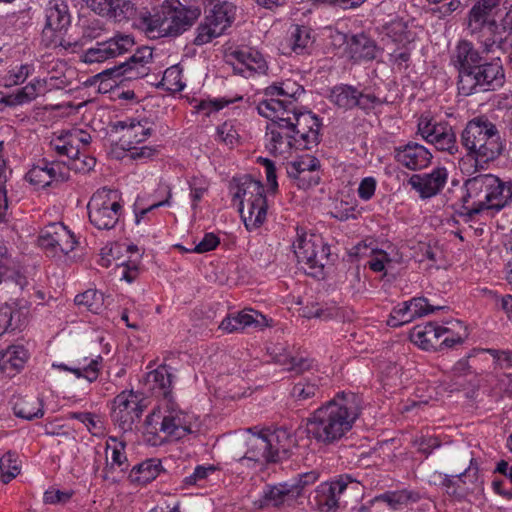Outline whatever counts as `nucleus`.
Wrapping results in <instances>:
<instances>
[{
	"label": "nucleus",
	"instance_id": "obj_53",
	"mask_svg": "<svg viewBox=\"0 0 512 512\" xmlns=\"http://www.w3.org/2000/svg\"><path fill=\"white\" fill-rule=\"evenodd\" d=\"M239 313L242 318V324L244 325V328L248 326L263 328L268 325L266 317L257 311L249 309L243 310Z\"/></svg>",
	"mask_w": 512,
	"mask_h": 512
},
{
	"label": "nucleus",
	"instance_id": "obj_45",
	"mask_svg": "<svg viewBox=\"0 0 512 512\" xmlns=\"http://www.w3.org/2000/svg\"><path fill=\"white\" fill-rule=\"evenodd\" d=\"M103 294L96 290L89 289L75 297L77 305L85 306L89 311L98 313L103 306Z\"/></svg>",
	"mask_w": 512,
	"mask_h": 512
},
{
	"label": "nucleus",
	"instance_id": "obj_52",
	"mask_svg": "<svg viewBox=\"0 0 512 512\" xmlns=\"http://www.w3.org/2000/svg\"><path fill=\"white\" fill-rule=\"evenodd\" d=\"M220 243L219 238L213 233L205 234L204 238L193 248V249H185L181 245H177L176 247L182 249L186 252H196V253H205L215 249Z\"/></svg>",
	"mask_w": 512,
	"mask_h": 512
},
{
	"label": "nucleus",
	"instance_id": "obj_7",
	"mask_svg": "<svg viewBox=\"0 0 512 512\" xmlns=\"http://www.w3.org/2000/svg\"><path fill=\"white\" fill-rule=\"evenodd\" d=\"M121 196L117 190L101 188L88 202V216L92 225L100 230H110L119 221L122 211Z\"/></svg>",
	"mask_w": 512,
	"mask_h": 512
},
{
	"label": "nucleus",
	"instance_id": "obj_58",
	"mask_svg": "<svg viewBox=\"0 0 512 512\" xmlns=\"http://www.w3.org/2000/svg\"><path fill=\"white\" fill-rule=\"evenodd\" d=\"M290 178L297 181V186L301 189H308L315 186L320 181L318 172H301L299 175H288Z\"/></svg>",
	"mask_w": 512,
	"mask_h": 512
},
{
	"label": "nucleus",
	"instance_id": "obj_24",
	"mask_svg": "<svg viewBox=\"0 0 512 512\" xmlns=\"http://www.w3.org/2000/svg\"><path fill=\"white\" fill-rule=\"evenodd\" d=\"M252 431L253 428L247 429L248 434L245 437L247 450L242 456H239V460L248 459L261 464L273 463L265 431L260 433H253Z\"/></svg>",
	"mask_w": 512,
	"mask_h": 512
},
{
	"label": "nucleus",
	"instance_id": "obj_60",
	"mask_svg": "<svg viewBox=\"0 0 512 512\" xmlns=\"http://www.w3.org/2000/svg\"><path fill=\"white\" fill-rule=\"evenodd\" d=\"M376 180L372 177L364 178L359 187L358 195L363 200H369L375 193Z\"/></svg>",
	"mask_w": 512,
	"mask_h": 512
},
{
	"label": "nucleus",
	"instance_id": "obj_4",
	"mask_svg": "<svg viewBox=\"0 0 512 512\" xmlns=\"http://www.w3.org/2000/svg\"><path fill=\"white\" fill-rule=\"evenodd\" d=\"M461 143L467 150V156L481 166L494 161L503 150L496 125L484 117L474 118L466 124Z\"/></svg>",
	"mask_w": 512,
	"mask_h": 512
},
{
	"label": "nucleus",
	"instance_id": "obj_14",
	"mask_svg": "<svg viewBox=\"0 0 512 512\" xmlns=\"http://www.w3.org/2000/svg\"><path fill=\"white\" fill-rule=\"evenodd\" d=\"M134 39L129 35H118L107 41L97 43L96 47L88 49L84 54V62H103L115 58L132 49Z\"/></svg>",
	"mask_w": 512,
	"mask_h": 512
},
{
	"label": "nucleus",
	"instance_id": "obj_29",
	"mask_svg": "<svg viewBox=\"0 0 512 512\" xmlns=\"http://www.w3.org/2000/svg\"><path fill=\"white\" fill-rule=\"evenodd\" d=\"M231 57L235 58L239 64L251 72L265 73L268 69L263 55L253 48L236 50L231 53Z\"/></svg>",
	"mask_w": 512,
	"mask_h": 512
},
{
	"label": "nucleus",
	"instance_id": "obj_43",
	"mask_svg": "<svg viewBox=\"0 0 512 512\" xmlns=\"http://www.w3.org/2000/svg\"><path fill=\"white\" fill-rule=\"evenodd\" d=\"M320 168L319 160L311 155L301 156L288 164V175H299L301 172H316Z\"/></svg>",
	"mask_w": 512,
	"mask_h": 512
},
{
	"label": "nucleus",
	"instance_id": "obj_46",
	"mask_svg": "<svg viewBox=\"0 0 512 512\" xmlns=\"http://www.w3.org/2000/svg\"><path fill=\"white\" fill-rule=\"evenodd\" d=\"M223 32L220 27H216L212 21L207 20V16L204 21L200 23L197 28V35L194 39L195 45H203L212 41V39L220 36Z\"/></svg>",
	"mask_w": 512,
	"mask_h": 512
},
{
	"label": "nucleus",
	"instance_id": "obj_9",
	"mask_svg": "<svg viewBox=\"0 0 512 512\" xmlns=\"http://www.w3.org/2000/svg\"><path fill=\"white\" fill-rule=\"evenodd\" d=\"M417 133L438 151L454 155L458 152L456 135L447 122H436L428 116L421 115L418 120Z\"/></svg>",
	"mask_w": 512,
	"mask_h": 512
},
{
	"label": "nucleus",
	"instance_id": "obj_34",
	"mask_svg": "<svg viewBox=\"0 0 512 512\" xmlns=\"http://www.w3.org/2000/svg\"><path fill=\"white\" fill-rule=\"evenodd\" d=\"M420 499L418 493L403 490L396 492H386L379 496H376L373 502H384L387 503L393 510L399 509L403 505H407L409 502H417Z\"/></svg>",
	"mask_w": 512,
	"mask_h": 512
},
{
	"label": "nucleus",
	"instance_id": "obj_22",
	"mask_svg": "<svg viewBox=\"0 0 512 512\" xmlns=\"http://www.w3.org/2000/svg\"><path fill=\"white\" fill-rule=\"evenodd\" d=\"M451 61L458 70V79H461L462 76L482 62L483 58L472 42L460 40L453 51Z\"/></svg>",
	"mask_w": 512,
	"mask_h": 512
},
{
	"label": "nucleus",
	"instance_id": "obj_15",
	"mask_svg": "<svg viewBox=\"0 0 512 512\" xmlns=\"http://www.w3.org/2000/svg\"><path fill=\"white\" fill-rule=\"evenodd\" d=\"M257 110L260 115L271 119L270 124L287 128L292 124V115L299 110L294 101L285 99H265L259 102Z\"/></svg>",
	"mask_w": 512,
	"mask_h": 512
},
{
	"label": "nucleus",
	"instance_id": "obj_5",
	"mask_svg": "<svg viewBox=\"0 0 512 512\" xmlns=\"http://www.w3.org/2000/svg\"><path fill=\"white\" fill-rule=\"evenodd\" d=\"M505 82L501 57L496 56L491 62H480L468 73L458 79V91L461 95L469 96L476 93L495 91Z\"/></svg>",
	"mask_w": 512,
	"mask_h": 512
},
{
	"label": "nucleus",
	"instance_id": "obj_54",
	"mask_svg": "<svg viewBox=\"0 0 512 512\" xmlns=\"http://www.w3.org/2000/svg\"><path fill=\"white\" fill-rule=\"evenodd\" d=\"M476 34L478 35L477 41L481 46L482 53L488 55L495 53L497 50L499 51L497 48L499 41L495 38L496 32L491 35L488 30H485Z\"/></svg>",
	"mask_w": 512,
	"mask_h": 512
},
{
	"label": "nucleus",
	"instance_id": "obj_11",
	"mask_svg": "<svg viewBox=\"0 0 512 512\" xmlns=\"http://www.w3.org/2000/svg\"><path fill=\"white\" fill-rule=\"evenodd\" d=\"M153 57V50L148 46L138 48L129 60L119 65L109 68L98 74L100 78H120L124 80H134L148 75L149 69L146 67Z\"/></svg>",
	"mask_w": 512,
	"mask_h": 512
},
{
	"label": "nucleus",
	"instance_id": "obj_48",
	"mask_svg": "<svg viewBox=\"0 0 512 512\" xmlns=\"http://www.w3.org/2000/svg\"><path fill=\"white\" fill-rule=\"evenodd\" d=\"M56 229L59 231L56 235L58 240L56 256L59 254L66 255L75 248L77 241L74 235L62 223H60V227H56Z\"/></svg>",
	"mask_w": 512,
	"mask_h": 512
},
{
	"label": "nucleus",
	"instance_id": "obj_10",
	"mask_svg": "<svg viewBox=\"0 0 512 512\" xmlns=\"http://www.w3.org/2000/svg\"><path fill=\"white\" fill-rule=\"evenodd\" d=\"M183 411L173 405H167L164 411H153L146 417L145 423L148 428L160 426V431L175 439H180L191 433L189 422Z\"/></svg>",
	"mask_w": 512,
	"mask_h": 512
},
{
	"label": "nucleus",
	"instance_id": "obj_49",
	"mask_svg": "<svg viewBox=\"0 0 512 512\" xmlns=\"http://www.w3.org/2000/svg\"><path fill=\"white\" fill-rule=\"evenodd\" d=\"M409 306V310L411 311V315H413V320L417 317H422L429 313H433L436 310H443L445 306H433L428 304V301L424 297L413 298L410 301H406Z\"/></svg>",
	"mask_w": 512,
	"mask_h": 512
},
{
	"label": "nucleus",
	"instance_id": "obj_6",
	"mask_svg": "<svg viewBox=\"0 0 512 512\" xmlns=\"http://www.w3.org/2000/svg\"><path fill=\"white\" fill-rule=\"evenodd\" d=\"M264 186L250 177L238 185L235 198L240 199L239 212L248 230L260 227L267 214V200Z\"/></svg>",
	"mask_w": 512,
	"mask_h": 512
},
{
	"label": "nucleus",
	"instance_id": "obj_56",
	"mask_svg": "<svg viewBox=\"0 0 512 512\" xmlns=\"http://www.w3.org/2000/svg\"><path fill=\"white\" fill-rule=\"evenodd\" d=\"M220 140L226 145L233 146L238 142V133L231 123L224 122L217 128Z\"/></svg>",
	"mask_w": 512,
	"mask_h": 512
},
{
	"label": "nucleus",
	"instance_id": "obj_36",
	"mask_svg": "<svg viewBox=\"0 0 512 512\" xmlns=\"http://www.w3.org/2000/svg\"><path fill=\"white\" fill-rule=\"evenodd\" d=\"M266 96L273 98L274 96L284 97L285 100H295L298 95L304 93L302 86L291 82H281L268 86L264 91Z\"/></svg>",
	"mask_w": 512,
	"mask_h": 512
},
{
	"label": "nucleus",
	"instance_id": "obj_40",
	"mask_svg": "<svg viewBox=\"0 0 512 512\" xmlns=\"http://www.w3.org/2000/svg\"><path fill=\"white\" fill-rule=\"evenodd\" d=\"M56 227H60V223H51L47 225L41 230L38 237L39 246L51 256H56V248L58 243L56 235L59 232Z\"/></svg>",
	"mask_w": 512,
	"mask_h": 512
},
{
	"label": "nucleus",
	"instance_id": "obj_44",
	"mask_svg": "<svg viewBox=\"0 0 512 512\" xmlns=\"http://www.w3.org/2000/svg\"><path fill=\"white\" fill-rule=\"evenodd\" d=\"M318 392L319 385L316 380L303 379L294 385L291 395L297 401H305L313 398Z\"/></svg>",
	"mask_w": 512,
	"mask_h": 512
},
{
	"label": "nucleus",
	"instance_id": "obj_26",
	"mask_svg": "<svg viewBox=\"0 0 512 512\" xmlns=\"http://www.w3.org/2000/svg\"><path fill=\"white\" fill-rule=\"evenodd\" d=\"M266 129L267 147L272 154L282 155L291 148H296V138L291 126L284 128L277 124H268Z\"/></svg>",
	"mask_w": 512,
	"mask_h": 512
},
{
	"label": "nucleus",
	"instance_id": "obj_27",
	"mask_svg": "<svg viewBox=\"0 0 512 512\" xmlns=\"http://www.w3.org/2000/svg\"><path fill=\"white\" fill-rule=\"evenodd\" d=\"M94 10L102 16H107L117 22L133 18L136 8L131 0H93Z\"/></svg>",
	"mask_w": 512,
	"mask_h": 512
},
{
	"label": "nucleus",
	"instance_id": "obj_62",
	"mask_svg": "<svg viewBox=\"0 0 512 512\" xmlns=\"http://www.w3.org/2000/svg\"><path fill=\"white\" fill-rule=\"evenodd\" d=\"M39 85H41V81L36 80L17 91L22 104L29 102L38 96L37 86Z\"/></svg>",
	"mask_w": 512,
	"mask_h": 512
},
{
	"label": "nucleus",
	"instance_id": "obj_12",
	"mask_svg": "<svg viewBox=\"0 0 512 512\" xmlns=\"http://www.w3.org/2000/svg\"><path fill=\"white\" fill-rule=\"evenodd\" d=\"M291 130L296 138V149L310 150L320 142V119L311 111H300L292 115Z\"/></svg>",
	"mask_w": 512,
	"mask_h": 512
},
{
	"label": "nucleus",
	"instance_id": "obj_19",
	"mask_svg": "<svg viewBox=\"0 0 512 512\" xmlns=\"http://www.w3.org/2000/svg\"><path fill=\"white\" fill-rule=\"evenodd\" d=\"M448 172L444 167L435 168L431 173L413 174L408 183L415 189L421 198H431L437 195L445 186Z\"/></svg>",
	"mask_w": 512,
	"mask_h": 512
},
{
	"label": "nucleus",
	"instance_id": "obj_3",
	"mask_svg": "<svg viewBox=\"0 0 512 512\" xmlns=\"http://www.w3.org/2000/svg\"><path fill=\"white\" fill-rule=\"evenodd\" d=\"M201 10L186 6L178 0H165L154 14L143 17L146 32L153 38L177 37L198 19Z\"/></svg>",
	"mask_w": 512,
	"mask_h": 512
},
{
	"label": "nucleus",
	"instance_id": "obj_50",
	"mask_svg": "<svg viewBox=\"0 0 512 512\" xmlns=\"http://www.w3.org/2000/svg\"><path fill=\"white\" fill-rule=\"evenodd\" d=\"M148 122L145 120L144 124L141 122L131 121L128 125L127 137L131 139L130 143H140L143 142L147 137L151 135V128L147 127L146 124ZM122 127H127L125 122H121Z\"/></svg>",
	"mask_w": 512,
	"mask_h": 512
},
{
	"label": "nucleus",
	"instance_id": "obj_25",
	"mask_svg": "<svg viewBox=\"0 0 512 512\" xmlns=\"http://www.w3.org/2000/svg\"><path fill=\"white\" fill-rule=\"evenodd\" d=\"M298 498L299 490H297V487L293 488L289 483L268 486L264 491L260 507L282 508L291 506Z\"/></svg>",
	"mask_w": 512,
	"mask_h": 512
},
{
	"label": "nucleus",
	"instance_id": "obj_16",
	"mask_svg": "<svg viewBox=\"0 0 512 512\" xmlns=\"http://www.w3.org/2000/svg\"><path fill=\"white\" fill-rule=\"evenodd\" d=\"M68 135H70V131H63L57 138L51 140L50 148L55 151L57 156L67 158L68 162L62 161V163L67 165L68 169L90 170L95 160L90 158L88 161L79 162V147L74 145L72 137Z\"/></svg>",
	"mask_w": 512,
	"mask_h": 512
},
{
	"label": "nucleus",
	"instance_id": "obj_30",
	"mask_svg": "<svg viewBox=\"0 0 512 512\" xmlns=\"http://www.w3.org/2000/svg\"><path fill=\"white\" fill-rule=\"evenodd\" d=\"M236 15V7L228 1H222L212 7L210 12L206 15L207 20L212 21L216 27H220L221 31L231 25Z\"/></svg>",
	"mask_w": 512,
	"mask_h": 512
},
{
	"label": "nucleus",
	"instance_id": "obj_23",
	"mask_svg": "<svg viewBox=\"0 0 512 512\" xmlns=\"http://www.w3.org/2000/svg\"><path fill=\"white\" fill-rule=\"evenodd\" d=\"M269 449L272 454V462L276 463L290 456L291 448L296 445L292 432L286 427L276 428L274 431L264 430Z\"/></svg>",
	"mask_w": 512,
	"mask_h": 512
},
{
	"label": "nucleus",
	"instance_id": "obj_32",
	"mask_svg": "<svg viewBox=\"0 0 512 512\" xmlns=\"http://www.w3.org/2000/svg\"><path fill=\"white\" fill-rule=\"evenodd\" d=\"M13 411L17 417L26 420L42 418L44 415L43 402L36 397L21 398L15 402Z\"/></svg>",
	"mask_w": 512,
	"mask_h": 512
},
{
	"label": "nucleus",
	"instance_id": "obj_17",
	"mask_svg": "<svg viewBox=\"0 0 512 512\" xmlns=\"http://www.w3.org/2000/svg\"><path fill=\"white\" fill-rule=\"evenodd\" d=\"M353 480L349 476H341L333 482L321 483L315 493V502L320 512L335 511L339 508L340 495L347 489Z\"/></svg>",
	"mask_w": 512,
	"mask_h": 512
},
{
	"label": "nucleus",
	"instance_id": "obj_31",
	"mask_svg": "<svg viewBox=\"0 0 512 512\" xmlns=\"http://www.w3.org/2000/svg\"><path fill=\"white\" fill-rule=\"evenodd\" d=\"M162 466L158 459H149L136 466L130 472V479L139 484H147L154 480L161 472Z\"/></svg>",
	"mask_w": 512,
	"mask_h": 512
},
{
	"label": "nucleus",
	"instance_id": "obj_42",
	"mask_svg": "<svg viewBox=\"0 0 512 512\" xmlns=\"http://www.w3.org/2000/svg\"><path fill=\"white\" fill-rule=\"evenodd\" d=\"M351 50L359 58L366 60L374 59L376 56V46L374 42L364 35H358L352 38Z\"/></svg>",
	"mask_w": 512,
	"mask_h": 512
},
{
	"label": "nucleus",
	"instance_id": "obj_20",
	"mask_svg": "<svg viewBox=\"0 0 512 512\" xmlns=\"http://www.w3.org/2000/svg\"><path fill=\"white\" fill-rule=\"evenodd\" d=\"M394 158L409 170H420L427 167L432 159L430 151L421 144L408 142L394 148Z\"/></svg>",
	"mask_w": 512,
	"mask_h": 512
},
{
	"label": "nucleus",
	"instance_id": "obj_33",
	"mask_svg": "<svg viewBox=\"0 0 512 512\" xmlns=\"http://www.w3.org/2000/svg\"><path fill=\"white\" fill-rule=\"evenodd\" d=\"M28 359L27 350L20 345H13L7 348L0 357V370L5 372L9 368L18 370L23 367Z\"/></svg>",
	"mask_w": 512,
	"mask_h": 512
},
{
	"label": "nucleus",
	"instance_id": "obj_18",
	"mask_svg": "<svg viewBox=\"0 0 512 512\" xmlns=\"http://www.w3.org/2000/svg\"><path fill=\"white\" fill-rule=\"evenodd\" d=\"M499 3L500 0H479L474 4L468 18V29L471 33L488 30L492 35L497 32L498 24L495 19H490L489 16Z\"/></svg>",
	"mask_w": 512,
	"mask_h": 512
},
{
	"label": "nucleus",
	"instance_id": "obj_55",
	"mask_svg": "<svg viewBox=\"0 0 512 512\" xmlns=\"http://www.w3.org/2000/svg\"><path fill=\"white\" fill-rule=\"evenodd\" d=\"M18 315L19 312L14 313L12 308L8 305H5L0 308V332L5 333L9 328L14 330L18 328V324L13 322L14 316Z\"/></svg>",
	"mask_w": 512,
	"mask_h": 512
},
{
	"label": "nucleus",
	"instance_id": "obj_2",
	"mask_svg": "<svg viewBox=\"0 0 512 512\" xmlns=\"http://www.w3.org/2000/svg\"><path fill=\"white\" fill-rule=\"evenodd\" d=\"M461 198L465 214L472 218L484 210L497 211L512 199V182H504L493 174H479L464 182Z\"/></svg>",
	"mask_w": 512,
	"mask_h": 512
},
{
	"label": "nucleus",
	"instance_id": "obj_13",
	"mask_svg": "<svg viewBox=\"0 0 512 512\" xmlns=\"http://www.w3.org/2000/svg\"><path fill=\"white\" fill-rule=\"evenodd\" d=\"M112 419L123 431L132 430V425L138 421L145 409L139 396L132 391L121 392L113 400Z\"/></svg>",
	"mask_w": 512,
	"mask_h": 512
},
{
	"label": "nucleus",
	"instance_id": "obj_57",
	"mask_svg": "<svg viewBox=\"0 0 512 512\" xmlns=\"http://www.w3.org/2000/svg\"><path fill=\"white\" fill-rule=\"evenodd\" d=\"M414 447L425 455H429L433 449L440 446V441L436 437L420 436L412 441Z\"/></svg>",
	"mask_w": 512,
	"mask_h": 512
},
{
	"label": "nucleus",
	"instance_id": "obj_1",
	"mask_svg": "<svg viewBox=\"0 0 512 512\" xmlns=\"http://www.w3.org/2000/svg\"><path fill=\"white\" fill-rule=\"evenodd\" d=\"M360 413L361 400L357 395L339 393L308 419V433L320 443L332 444L352 429Z\"/></svg>",
	"mask_w": 512,
	"mask_h": 512
},
{
	"label": "nucleus",
	"instance_id": "obj_38",
	"mask_svg": "<svg viewBox=\"0 0 512 512\" xmlns=\"http://www.w3.org/2000/svg\"><path fill=\"white\" fill-rule=\"evenodd\" d=\"M110 441L114 442L115 445L113 446V449H112V455H111L112 462L110 464H107V466L104 470V472H105V474L103 476L104 479H109L108 473L113 469L114 465H117L121 471H125L128 467V465L126 464L127 457L124 453L125 443L124 442L117 443V439L115 437H109V440L107 442V449H109L111 447Z\"/></svg>",
	"mask_w": 512,
	"mask_h": 512
},
{
	"label": "nucleus",
	"instance_id": "obj_8",
	"mask_svg": "<svg viewBox=\"0 0 512 512\" xmlns=\"http://www.w3.org/2000/svg\"><path fill=\"white\" fill-rule=\"evenodd\" d=\"M294 253L299 264H304L306 273L318 277L330 261V247L316 234H298L293 243Z\"/></svg>",
	"mask_w": 512,
	"mask_h": 512
},
{
	"label": "nucleus",
	"instance_id": "obj_64",
	"mask_svg": "<svg viewBox=\"0 0 512 512\" xmlns=\"http://www.w3.org/2000/svg\"><path fill=\"white\" fill-rule=\"evenodd\" d=\"M490 354L496 359L502 369L512 368V352L489 350Z\"/></svg>",
	"mask_w": 512,
	"mask_h": 512
},
{
	"label": "nucleus",
	"instance_id": "obj_63",
	"mask_svg": "<svg viewBox=\"0 0 512 512\" xmlns=\"http://www.w3.org/2000/svg\"><path fill=\"white\" fill-rule=\"evenodd\" d=\"M122 266V278L127 282L131 283L134 281L139 273L138 262L135 260H128L121 264Z\"/></svg>",
	"mask_w": 512,
	"mask_h": 512
},
{
	"label": "nucleus",
	"instance_id": "obj_21",
	"mask_svg": "<svg viewBox=\"0 0 512 512\" xmlns=\"http://www.w3.org/2000/svg\"><path fill=\"white\" fill-rule=\"evenodd\" d=\"M45 18L46 23L42 34L43 37L49 38L50 41H53L54 33L66 30L71 23L68 6L61 0L49 1L45 9Z\"/></svg>",
	"mask_w": 512,
	"mask_h": 512
},
{
	"label": "nucleus",
	"instance_id": "obj_59",
	"mask_svg": "<svg viewBox=\"0 0 512 512\" xmlns=\"http://www.w3.org/2000/svg\"><path fill=\"white\" fill-rule=\"evenodd\" d=\"M387 35L391 36L394 41L407 40L406 36L407 24L402 20H394L390 22L387 27Z\"/></svg>",
	"mask_w": 512,
	"mask_h": 512
},
{
	"label": "nucleus",
	"instance_id": "obj_47",
	"mask_svg": "<svg viewBox=\"0 0 512 512\" xmlns=\"http://www.w3.org/2000/svg\"><path fill=\"white\" fill-rule=\"evenodd\" d=\"M103 358L98 356L96 359H92L90 363L83 367H71L69 372L75 374L77 378H85L89 382L95 381L100 373L101 364Z\"/></svg>",
	"mask_w": 512,
	"mask_h": 512
},
{
	"label": "nucleus",
	"instance_id": "obj_51",
	"mask_svg": "<svg viewBox=\"0 0 512 512\" xmlns=\"http://www.w3.org/2000/svg\"><path fill=\"white\" fill-rule=\"evenodd\" d=\"M25 178L31 184L38 187H46L50 185V176L47 174L44 166H34L28 171Z\"/></svg>",
	"mask_w": 512,
	"mask_h": 512
},
{
	"label": "nucleus",
	"instance_id": "obj_39",
	"mask_svg": "<svg viewBox=\"0 0 512 512\" xmlns=\"http://www.w3.org/2000/svg\"><path fill=\"white\" fill-rule=\"evenodd\" d=\"M357 89L352 86L336 87L331 94V100L339 107L351 109L357 106Z\"/></svg>",
	"mask_w": 512,
	"mask_h": 512
},
{
	"label": "nucleus",
	"instance_id": "obj_41",
	"mask_svg": "<svg viewBox=\"0 0 512 512\" xmlns=\"http://www.w3.org/2000/svg\"><path fill=\"white\" fill-rule=\"evenodd\" d=\"M290 41L293 52L296 54L304 53L313 44L310 29L305 26H296L291 33Z\"/></svg>",
	"mask_w": 512,
	"mask_h": 512
},
{
	"label": "nucleus",
	"instance_id": "obj_61",
	"mask_svg": "<svg viewBox=\"0 0 512 512\" xmlns=\"http://www.w3.org/2000/svg\"><path fill=\"white\" fill-rule=\"evenodd\" d=\"M214 470H215V468L213 466H208V467L197 466L191 475L184 478L183 482L186 485H194L199 480H203V479L207 478L208 473L214 472Z\"/></svg>",
	"mask_w": 512,
	"mask_h": 512
},
{
	"label": "nucleus",
	"instance_id": "obj_35",
	"mask_svg": "<svg viewBox=\"0 0 512 512\" xmlns=\"http://www.w3.org/2000/svg\"><path fill=\"white\" fill-rule=\"evenodd\" d=\"M447 331L446 328L436 327L430 323L424 328L415 327L411 332V340L422 348L427 349L433 339H439Z\"/></svg>",
	"mask_w": 512,
	"mask_h": 512
},
{
	"label": "nucleus",
	"instance_id": "obj_28",
	"mask_svg": "<svg viewBox=\"0 0 512 512\" xmlns=\"http://www.w3.org/2000/svg\"><path fill=\"white\" fill-rule=\"evenodd\" d=\"M172 377L168 367L160 365L146 375L145 385L152 394L167 397L171 392Z\"/></svg>",
	"mask_w": 512,
	"mask_h": 512
},
{
	"label": "nucleus",
	"instance_id": "obj_37",
	"mask_svg": "<svg viewBox=\"0 0 512 512\" xmlns=\"http://www.w3.org/2000/svg\"><path fill=\"white\" fill-rule=\"evenodd\" d=\"M1 479L7 484L14 479L20 472V462L18 455L8 451L0 459Z\"/></svg>",
	"mask_w": 512,
	"mask_h": 512
}]
</instances>
